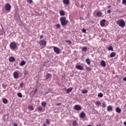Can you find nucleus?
<instances>
[{
  "mask_svg": "<svg viewBox=\"0 0 126 126\" xmlns=\"http://www.w3.org/2000/svg\"><path fill=\"white\" fill-rule=\"evenodd\" d=\"M67 43H68V44H69V45H71V44H72V42H71V41H70V40H65Z\"/></svg>",
  "mask_w": 126,
  "mask_h": 126,
  "instance_id": "f704fd0d",
  "label": "nucleus"
},
{
  "mask_svg": "<svg viewBox=\"0 0 126 126\" xmlns=\"http://www.w3.org/2000/svg\"><path fill=\"white\" fill-rule=\"evenodd\" d=\"M102 107H103V108H106V103L105 102H102Z\"/></svg>",
  "mask_w": 126,
  "mask_h": 126,
  "instance_id": "72a5a7b5",
  "label": "nucleus"
},
{
  "mask_svg": "<svg viewBox=\"0 0 126 126\" xmlns=\"http://www.w3.org/2000/svg\"><path fill=\"white\" fill-rule=\"evenodd\" d=\"M115 111H121V108L119 107H116Z\"/></svg>",
  "mask_w": 126,
  "mask_h": 126,
  "instance_id": "79ce46f5",
  "label": "nucleus"
},
{
  "mask_svg": "<svg viewBox=\"0 0 126 126\" xmlns=\"http://www.w3.org/2000/svg\"><path fill=\"white\" fill-rule=\"evenodd\" d=\"M124 126H126V121L124 122Z\"/></svg>",
  "mask_w": 126,
  "mask_h": 126,
  "instance_id": "5fc2aeb1",
  "label": "nucleus"
},
{
  "mask_svg": "<svg viewBox=\"0 0 126 126\" xmlns=\"http://www.w3.org/2000/svg\"><path fill=\"white\" fill-rule=\"evenodd\" d=\"M41 105L43 107H46L47 106V102L46 101H43L41 102Z\"/></svg>",
  "mask_w": 126,
  "mask_h": 126,
  "instance_id": "a878e982",
  "label": "nucleus"
},
{
  "mask_svg": "<svg viewBox=\"0 0 126 126\" xmlns=\"http://www.w3.org/2000/svg\"><path fill=\"white\" fill-rule=\"evenodd\" d=\"M46 123L47 124V125H50V122L49 119H46Z\"/></svg>",
  "mask_w": 126,
  "mask_h": 126,
  "instance_id": "c9c22d12",
  "label": "nucleus"
},
{
  "mask_svg": "<svg viewBox=\"0 0 126 126\" xmlns=\"http://www.w3.org/2000/svg\"><path fill=\"white\" fill-rule=\"evenodd\" d=\"M28 109H29V110H31V111H33V110H34V108H33V106L32 105H30L28 107Z\"/></svg>",
  "mask_w": 126,
  "mask_h": 126,
  "instance_id": "c85d7f7f",
  "label": "nucleus"
},
{
  "mask_svg": "<svg viewBox=\"0 0 126 126\" xmlns=\"http://www.w3.org/2000/svg\"><path fill=\"white\" fill-rule=\"evenodd\" d=\"M73 88H69L66 90V93L69 94L72 91Z\"/></svg>",
  "mask_w": 126,
  "mask_h": 126,
  "instance_id": "dca6fc26",
  "label": "nucleus"
},
{
  "mask_svg": "<svg viewBox=\"0 0 126 126\" xmlns=\"http://www.w3.org/2000/svg\"><path fill=\"white\" fill-rule=\"evenodd\" d=\"M61 23L62 26H65L68 23V20H66L65 17H62L60 18Z\"/></svg>",
  "mask_w": 126,
  "mask_h": 126,
  "instance_id": "f257e3e1",
  "label": "nucleus"
},
{
  "mask_svg": "<svg viewBox=\"0 0 126 126\" xmlns=\"http://www.w3.org/2000/svg\"><path fill=\"white\" fill-rule=\"evenodd\" d=\"M117 24L119 26H120V27H125L126 25V22H125V20L123 19H120L116 21Z\"/></svg>",
  "mask_w": 126,
  "mask_h": 126,
  "instance_id": "f03ea898",
  "label": "nucleus"
},
{
  "mask_svg": "<svg viewBox=\"0 0 126 126\" xmlns=\"http://www.w3.org/2000/svg\"><path fill=\"white\" fill-rule=\"evenodd\" d=\"M125 106H126V104H125Z\"/></svg>",
  "mask_w": 126,
  "mask_h": 126,
  "instance_id": "052dcab7",
  "label": "nucleus"
},
{
  "mask_svg": "<svg viewBox=\"0 0 126 126\" xmlns=\"http://www.w3.org/2000/svg\"><path fill=\"white\" fill-rule=\"evenodd\" d=\"M95 105H96V106H100V105H101V102H100V101H97L95 102Z\"/></svg>",
  "mask_w": 126,
  "mask_h": 126,
  "instance_id": "7c9ffc66",
  "label": "nucleus"
},
{
  "mask_svg": "<svg viewBox=\"0 0 126 126\" xmlns=\"http://www.w3.org/2000/svg\"><path fill=\"white\" fill-rule=\"evenodd\" d=\"M110 58H114V57H116V53L112 52L110 55Z\"/></svg>",
  "mask_w": 126,
  "mask_h": 126,
  "instance_id": "aec40b11",
  "label": "nucleus"
},
{
  "mask_svg": "<svg viewBox=\"0 0 126 126\" xmlns=\"http://www.w3.org/2000/svg\"><path fill=\"white\" fill-rule=\"evenodd\" d=\"M107 13H111V10L110 9L107 10Z\"/></svg>",
  "mask_w": 126,
  "mask_h": 126,
  "instance_id": "09e8293b",
  "label": "nucleus"
},
{
  "mask_svg": "<svg viewBox=\"0 0 126 126\" xmlns=\"http://www.w3.org/2000/svg\"><path fill=\"white\" fill-rule=\"evenodd\" d=\"M52 76V74H51V73H47L46 74V79H49V78H50V77H51Z\"/></svg>",
  "mask_w": 126,
  "mask_h": 126,
  "instance_id": "4be33fe9",
  "label": "nucleus"
},
{
  "mask_svg": "<svg viewBox=\"0 0 126 126\" xmlns=\"http://www.w3.org/2000/svg\"><path fill=\"white\" fill-rule=\"evenodd\" d=\"M117 113H118L119 114H120V113H121V111H116Z\"/></svg>",
  "mask_w": 126,
  "mask_h": 126,
  "instance_id": "4d7b16f0",
  "label": "nucleus"
},
{
  "mask_svg": "<svg viewBox=\"0 0 126 126\" xmlns=\"http://www.w3.org/2000/svg\"><path fill=\"white\" fill-rule=\"evenodd\" d=\"M56 27L57 29L61 28V25L60 24H58L56 26Z\"/></svg>",
  "mask_w": 126,
  "mask_h": 126,
  "instance_id": "e433bc0d",
  "label": "nucleus"
},
{
  "mask_svg": "<svg viewBox=\"0 0 126 126\" xmlns=\"http://www.w3.org/2000/svg\"><path fill=\"white\" fill-rule=\"evenodd\" d=\"M2 101H3V103L4 104H7L8 101L7 100V99H5V98H3L2 99Z\"/></svg>",
  "mask_w": 126,
  "mask_h": 126,
  "instance_id": "393cba45",
  "label": "nucleus"
},
{
  "mask_svg": "<svg viewBox=\"0 0 126 126\" xmlns=\"http://www.w3.org/2000/svg\"><path fill=\"white\" fill-rule=\"evenodd\" d=\"M108 51H114V48H113V46H110L108 47Z\"/></svg>",
  "mask_w": 126,
  "mask_h": 126,
  "instance_id": "bb28decb",
  "label": "nucleus"
},
{
  "mask_svg": "<svg viewBox=\"0 0 126 126\" xmlns=\"http://www.w3.org/2000/svg\"><path fill=\"white\" fill-rule=\"evenodd\" d=\"M16 47H17L16 43L15 42H12L10 44V48L11 50H14L16 49Z\"/></svg>",
  "mask_w": 126,
  "mask_h": 126,
  "instance_id": "7ed1b4c3",
  "label": "nucleus"
},
{
  "mask_svg": "<svg viewBox=\"0 0 126 126\" xmlns=\"http://www.w3.org/2000/svg\"><path fill=\"white\" fill-rule=\"evenodd\" d=\"M14 78H17L18 77V73L17 72H14L13 73Z\"/></svg>",
  "mask_w": 126,
  "mask_h": 126,
  "instance_id": "a211bd4d",
  "label": "nucleus"
},
{
  "mask_svg": "<svg viewBox=\"0 0 126 126\" xmlns=\"http://www.w3.org/2000/svg\"><path fill=\"white\" fill-rule=\"evenodd\" d=\"M123 80L124 81H126V77L125 78H124Z\"/></svg>",
  "mask_w": 126,
  "mask_h": 126,
  "instance_id": "603ef678",
  "label": "nucleus"
},
{
  "mask_svg": "<svg viewBox=\"0 0 126 126\" xmlns=\"http://www.w3.org/2000/svg\"><path fill=\"white\" fill-rule=\"evenodd\" d=\"M5 8L6 9V10H7L8 11L10 10V9H11V6L10 5V4L9 3H6L5 5Z\"/></svg>",
  "mask_w": 126,
  "mask_h": 126,
  "instance_id": "423d86ee",
  "label": "nucleus"
},
{
  "mask_svg": "<svg viewBox=\"0 0 126 126\" xmlns=\"http://www.w3.org/2000/svg\"><path fill=\"white\" fill-rule=\"evenodd\" d=\"M86 62L87 63V64H88L89 65H90V64H91V62H90V59H86Z\"/></svg>",
  "mask_w": 126,
  "mask_h": 126,
  "instance_id": "412c9836",
  "label": "nucleus"
},
{
  "mask_svg": "<svg viewBox=\"0 0 126 126\" xmlns=\"http://www.w3.org/2000/svg\"><path fill=\"white\" fill-rule=\"evenodd\" d=\"M111 8V5L108 6V8Z\"/></svg>",
  "mask_w": 126,
  "mask_h": 126,
  "instance_id": "bf43d9fd",
  "label": "nucleus"
},
{
  "mask_svg": "<svg viewBox=\"0 0 126 126\" xmlns=\"http://www.w3.org/2000/svg\"><path fill=\"white\" fill-rule=\"evenodd\" d=\"M74 110L76 111H80L81 110V106H80L79 105L77 104L75 105L74 107Z\"/></svg>",
  "mask_w": 126,
  "mask_h": 126,
  "instance_id": "0eeeda50",
  "label": "nucleus"
},
{
  "mask_svg": "<svg viewBox=\"0 0 126 126\" xmlns=\"http://www.w3.org/2000/svg\"><path fill=\"white\" fill-rule=\"evenodd\" d=\"M86 69L87 70V71H91V70H92V69H91V67H86Z\"/></svg>",
  "mask_w": 126,
  "mask_h": 126,
  "instance_id": "cd10ccee",
  "label": "nucleus"
},
{
  "mask_svg": "<svg viewBox=\"0 0 126 126\" xmlns=\"http://www.w3.org/2000/svg\"><path fill=\"white\" fill-rule=\"evenodd\" d=\"M43 38H44V35H41L40 36L39 39H40V40H41V39H43Z\"/></svg>",
  "mask_w": 126,
  "mask_h": 126,
  "instance_id": "a18cd8bd",
  "label": "nucleus"
},
{
  "mask_svg": "<svg viewBox=\"0 0 126 126\" xmlns=\"http://www.w3.org/2000/svg\"><path fill=\"white\" fill-rule=\"evenodd\" d=\"M43 126H47L46 125V124H43Z\"/></svg>",
  "mask_w": 126,
  "mask_h": 126,
  "instance_id": "13d9d810",
  "label": "nucleus"
},
{
  "mask_svg": "<svg viewBox=\"0 0 126 126\" xmlns=\"http://www.w3.org/2000/svg\"><path fill=\"white\" fill-rule=\"evenodd\" d=\"M98 97H99L100 98H102V97H103V94H102V93H99L98 94Z\"/></svg>",
  "mask_w": 126,
  "mask_h": 126,
  "instance_id": "473e14b6",
  "label": "nucleus"
},
{
  "mask_svg": "<svg viewBox=\"0 0 126 126\" xmlns=\"http://www.w3.org/2000/svg\"><path fill=\"white\" fill-rule=\"evenodd\" d=\"M76 68H77V69H79V70H83V67L80 65H76Z\"/></svg>",
  "mask_w": 126,
  "mask_h": 126,
  "instance_id": "1a4fd4ad",
  "label": "nucleus"
},
{
  "mask_svg": "<svg viewBox=\"0 0 126 126\" xmlns=\"http://www.w3.org/2000/svg\"><path fill=\"white\" fill-rule=\"evenodd\" d=\"M88 92V91L86 90H84L83 91H82V94H86Z\"/></svg>",
  "mask_w": 126,
  "mask_h": 126,
  "instance_id": "c756f323",
  "label": "nucleus"
},
{
  "mask_svg": "<svg viewBox=\"0 0 126 126\" xmlns=\"http://www.w3.org/2000/svg\"><path fill=\"white\" fill-rule=\"evenodd\" d=\"M49 61H47L45 62L44 63L43 65L45 66V65H46V63H49Z\"/></svg>",
  "mask_w": 126,
  "mask_h": 126,
  "instance_id": "a19ab883",
  "label": "nucleus"
},
{
  "mask_svg": "<svg viewBox=\"0 0 126 126\" xmlns=\"http://www.w3.org/2000/svg\"><path fill=\"white\" fill-rule=\"evenodd\" d=\"M59 13L61 15V16H64L65 15V13H64V11H63V10H61L59 11Z\"/></svg>",
  "mask_w": 126,
  "mask_h": 126,
  "instance_id": "ddd939ff",
  "label": "nucleus"
},
{
  "mask_svg": "<svg viewBox=\"0 0 126 126\" xmlns=\"http://www.w3.org/2000/svg\"><path fill=\"white\" fill-rule=\"evenodd\" d=\"M2 86L3 88H5V87H7V85H4V84H2Z\"/></svg>",
  "mask_w": 126,
  "mask_h": 126,
  "instance_id": "58836bf2",
  "label": "nucleus"
},
{
  "mask_svg": "<svg viewBox=\"0 0 126 126\" xmlns=\"http://www.w3.org/2000/svg\"><path fill=\"white\" fill-rule=\"evenodd\" d=\"M39 44L40 46H46V45H47V41L40 40L39 42Z\"/></svg>",
  "mask_w": 126,
  "mask_h": 126,
  "instance_id": "39448f33",
  "label": "nucleus"
},
{
  "mask_svg": "<svg viewBox=\"0 0 126 126\" xmlns=\"http://www.w3.org/2000/svg\"><path fill=\"white\" fill-rule=\"evenodd\" d=\"M72 126H78V123H77V121H76L75 120L73 121Z\"/></svg>",
  "mask_w": 126,
  "mask_h": 126,
  "instance_id": "4468645a",
  "label": "nucleus"
},
{
  "mask_svg": "<svg viewBox=\"0 0 126 126\" xmlns=\"http://www.w3.org/2000/svg\"><path fill=\"white\" fill-rule=\"evenodd\" d=\"M122 3L123 4H126V0H123Z\"/></svg>",
  "mask_w": 126,
  "mask_h": 126,
  "instance_id": "37998d69",
  "label": "nucleus"
},
{
  "mask_svg": "<svg viewBox=\"0 0 126 126\" xmlns=\"http://www.w3.org/2000/svg\"><path fill=\"white\" fill-rule=\"evenodd\" d=\"M82 52H87V47L86 46L83 47L82 48Z\"/></svg>",
  "mask_w": 126,
  "mask_h": 126,
  "instance_id": "5701e85b",
  "label": "nucleus"
},
{
  "mask_svg": "<svg viewBox=\"0 0 126 126\" xmlns=\"http://www.w3.org/2000/svg\"><path fill=\"white\" fill-rule=\"evenodd\" d=\"M17 95L20 97V98H22V94L21 93H18L17 94Z\"/></svg>",
  "mask_w": 126,
  "mask_h": 126,
  "instance_id": "2f4dec72",
  "label": "nucleus"
},
{
  "mask_svg": "<svg viewBox=\"0 0 126 126\" xmlns=\"http://www.w3.org/2000/svg\"><path fill=\"white\" fill-rule=\"evenodd\" d=\"M27 1L29 3H32V2H33L32 0H27Z\"/></svg>",
  "mask_w": 126,
  "mask_h": 126,
  "instance_id": "4c0bfd02",
  "label": "nucleus"
},
{
  "mask_svg": "<svg viewBox=\"0 0 126 126\" xmlns=\"http://www.w3.org/2000/svg\"><path fill=\"white\" fill-rule=\"evenodd\" d=\"M63 3L66 5H67L69 4V0H63Z\"/></svg>",
  "mask_w": 126,
  "mask_h": 126,
  "instance_id": "f8f14e48",
  "label": "nucleus"
},
{
  "mask_svg": "<svg viewBox=\"0 0 126 126\" xmlns=\"http://www.w3.org/2000/svg\"><path fill=\"white\" fill-rule=\"evenodd\" d=\"M82 32H83V33H86V30L83 29L82 30Z\"/></svg>",
  "mask_w": 126,
  "mask_h": 126,
  "instance_id": "ea45409f",
  "label": "nucleus"
},
{
  "mask_svg": "<svg viewBox=\"0 0 126 126\" xmlns=\"http://www.w3.org/2000/svg\"><path fill=\"white\" fill-rule=\"evenodd\" d=\"M54 51L57 54V55H59L61 53V49L57 47H54L53 48Z\"/></svg>",
  "mask_w": 126,
  "mask_h": 126,
  "instance_id": "20e7f679",
  "label": "nucleus"
},
{
  "mask_svg": "<svg viewBox=\"0 0 126 126\" xmlns=\"http://www.w3.org/2000/svg\"><path fill=\"white\" fill-rule=\"evenodd\" d=\"M102 14H103V13L101 12H97L96 13V15L97 17H101V16H102Z\"/></svg>",
  "mask_w": 126,
  "mask_h": 126,
  "instance_id": "2eb2a0df",
  "label": "nucleus"
},
{
  "mask_svg": "<svg viewBox=\"0 0 126 126\" xmlns=\"http://www.w3.org/2000/svg\"><path fill=\"white\" fill-rule=\"evenodd\" d=\"M96 126H102L101 124H98L96 125Z\"/></svg>",
  "mask_w": 126,
  "mask_h": 126,
  "instance_id": "864d4df0",
  "label": "nucleus"
},
{
  "mask_svg": "<svg viewBox=\"0 0 126 126\" xmlns=\"http://www.w3.org/2000/svg\"><path fill=\"white\" fill-rule=\"evenodd\" d=\"M113 110V107L112 106L109 105L107 107V111H112Z\"/></svg>",
  "mask_w": 126,
  "mask_h": 126,
  "instance_id": "b1692460",
  "label": "nucleus"
},
{
  "mask_svg": "<svg viewBox=\"0 0 126 126\" xmlns=\"http://www.w3.org/2000/svg\"><path fill=\"white\" fill-rule=\"evenodd\" d=\"M26 64V62L23 61L21 62V63H20V65L21 66H23V65H25V64Z\"/></svg>",
  "mask_w": 126,
  "mask_h": 126,
  "instance_id": "6ab92c4d",
  "label": "nucleus"
},
{
  "mask_svg": "<svg viewBox=\"0 0 126 126\" xmlns=\"http://www.w3.org/2000/svg\"><path fill=\"white\" fill-rule=\"evenodd\" d=\"M38 109L39 111H42V108L38 107Z\"/></svg>",
  "mask_w": 126,
  "mask_h": 126,
  "instance_id": "8fccbe9b",
  "label": "nucleus"
},
{
  "mask_svg": "<svg viewBox=\"0 0 126 126\" xmlns=\"http://www.w3.org/2000/svg\"><path fill=\"white\" fill-rule=\"evenodd\" d=\"M24 73L26 75H27V74H28V72L27 71H25Z\"/></svg>",
  "mask_w": 126,
  "mask_h": 126,
  "instance_id": "3c124183",
  "label": "nucleus"
},
{
  "mask_svg": "<svg viewBox=\"0 0 126 126\" xmlns=\"http://www.w3.org/2000/svg\"><path fill=\"white\" fill-rule=\"evenodd\" d=\"M105 22H106L105 19H103L101 21H100V24L102 27H104V26H105Z\"/></svg>",
  "mask_w": 126,
  "mask_h": 126,
  "instance_id": "6e6552de",
  "label": "nucleus"
},
{
  "mask_svg": "<svg viewBox=\"0 0 126 126\" xmlns=\"http://www.w3.org/2000/svg\"><path fill=\"white\" fill-rule=\"evenodd\" d=\"M9 61L10 63H13L14 62H15V59H14V57H10L9 58Z\"/></svg>",
  "mask_w": 126,
  "mask_h": 126,
  "instance_id": "9d476101",
  "label": "nucleus"
},
{
  "mask_svg": "<svg viewBox=\"0 0 126 126\" xmlns=\"http://www.w3.org/2000/svg\"><path fill=\"white\" fill-rule=\"evenodd\" d=\"M56 105L57 106H60V105H61V103H57Z\"/></svg>",
  "mask_w": 126,
  "mask_h": 126,
  "instance_id": "6e6d98bb",
  "label": "nucleus"
},
{
  "mask_svg": "<svg viewBox=\"0 0 126 126\" xmlns=\"http://www.w3.org/2000/svg\"><path fill=\"white\" fill-rule=\"evenodd\" d=\"M36 92H37V89H35L34 91V94L35 95L36 94Z\"/></svg>",
  "mask_w": 126,
  "mask_h": 126,
  "instance_id": "49530a36",
  "label": "nucleus"
},
{
  "mask_svg": "<svg viewBox=\"0 0 126 126\" xmlns=\"http://www.w3.org/2000/svg\"><path fill=\"white\" fill-rule=\"evenodd\" d=\"M100 64L101 66H103V67H105L106 66V63H105V61H101Z\"/></svg>",
  "mask_w": 126,
  "mask_h": 126,
  "instance_id": "f3484780",
  "label": "nucleus"
},
{
  "mask_svg": "<svg viewBox=\"0 0 126 126\" xmlns=\"http://www.w3.org/2000/svg\"><path fill=\"white\" fill-rule=\"evenodd\" d=\"M80 7L81 8H83V7H84V4L81 5Z\"/></svg>",
  "mask_w": 126,
  "mask_h": 126,
  "instance_id": "de8ad7c7",
  "label": "nucleus"
},
{
  "mask_svg": "<svg viewBox=\"0 0 126 126\" xmlns=\"http://www.w3.org/2000/svg\"><path fill=\"white\" fill-rule=\"evenodd\" d=\"M79 116H80V118H81V119H83L85 117V113H84V112H82L80 114Z\"/></svg>",
  "mask_w": 126,
  "mask_h": 126,
  "instance_id": "9b49d317",
  "label": "nucleus"
},
{
  "mask_svg": "<svg viewBox=\"0 0 126 126\" xmlns=\"http://www.w3.org/2000/svg\"><path fill=\"white\" fill-rule=\"evenodd\" d=\"M23 85H24V84L23 83H22L20 84V87L22 88V87H23Z\"/></svg>",
  "mask_w": 126,
  "mask_h": 126,
  "instance_id": "c03bdc74",
  "label": "nucleus"
}]
</instances>
